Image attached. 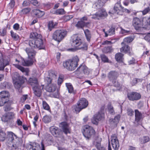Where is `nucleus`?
<instances>
[{
  "instance_id": "nucleus-1",
  "label": "nucleus",
  "mask_w": 150,
  "mask_h": 150,
  "mask_svg": "<svg viewBox=\"0 0 150 150\" xmlns=\"http://www.w3.org/2000/svg\"><path fill=\"white\" fill-rule=\"evenodd\" d=\"M79 59L77 56L74 57L64 62L63 66L64 67L69 71L74 70L78 65Z\"/></svg>"
},
{
  "instance_id": "nucleus-2",
  "label": "nucleus",
  "mask_w": 150,
  "mask_h": 150,
  "mask_svg": "<svg viewBox=\"0 0 150 150\" xmlns=\"http://www.w3.org/2000/svg\"><path fill=\"white\" fill-rule=\"evenodd\" d=\"M29 43L30 46L32 48H38L39 50L44 49L45 48L42 38L30 40Z\"/></svg>"
},
{
  "instance_id": "nucleus-3",
  "label": "nucleus",
  "mask_w": 150,
  "mask_h": 150,
  "mask_svg": "<svg viewBox=\"0 0 150 150\" xmlns=\"http://www.w3.org/2000/svg\"><path fill=\"white\" fill-rule=\"evenodd\" d=\"M13 80H16L14 82V86L18 89H20L21 87L22 84L24 83L25 78L23 76H21L19 74L15 73L13 76Z\"/></svg>"
},
{
  "instance_id": "nucleus-4",
  "label": "nucleus",
  "mask_w": 150,
  "mask_h": 150,
  "mask_svg": "<svg viewBox=\"0 0 150 150\" xmlns=\"http://www.w3.org/2000/svg\"><path fill=\"white\" fill-rule=\"evenodd\" d=\"M83 130V134L86 140L90 139L95 133V131L93 128L88 125L84 126Z\"/></svg>"
},
{
  "instance_id": "nucleus-5",
  "label": "nucleus",
  "mask_w": 150,
  "mask_h": 150,
  "mask_svg": "<svg viewBox=\"0 0 150 150\" xmlns=\"http://www.w3.org/2000/svg\"><path fill=\"white\" fill-rule=\"evenodd\" d=\"M67 31L65 30H57L53 35V38L56 41L60 42L66 36Z\"/></svg>"
},
{
  "instance_id": "nucleus-6",
  "label": "nucleus",
  "mask_w": 150,
  "mask_h": 150,
  "mask_svg": "<svg viewBox=\"0 0 150 150\" xmlns=\"http://www.w3.org/2000/svg\"><path fill=\"white\" fill-rule=\"evenodd\" d=\"M8 92L3 91L0 92V106H2L9 101Z\"/></svg>"
},
{
  "instance_id": "nucleus-7",
  "label": "nucleus",
  "mask_w": 150,
  "mask_h": 150,
  "mask_svg": "<svg viewBox=\"0 0 150 150\" xmlns=\"http://www.w3.org/2000/svg\"><path fill=\"white\" fill-rule=\"evenodd\" d=\"M133 24L135 29L139 32L142 31L144 29L142 21L138 18H135L133 19Z\"/></svg>"
},
{
  "instance_id": "nucleus-8",
  "label": "nucleus",
  "mask_w": 150,
  "mask_h": 150,
  "mask_svg": "<svg viewBox=\"0 0 150 150\" xmlns=\"http://www.w3.org/2000/svg\"><path fill=\"white\" fill-rule=\"evenodd\" d=\"M127 97L130 100H137L140 99L141 97V95L137 92H131L127 94Z\"/></svg>"
},
{
  "instance_id": "nucleus-9",
  "label": "nucleus",
  "mask_w": 150,
  "mask_h": 150,
  "mask_svg": "<svg viewBox=\"0 0 150 150\" xmlns=\"http://www.w3.org/2000/svg\"><path fill=\"white\" fill-rule=\"evenodd\" d=\"M123 7L121 4L120 1H118L114 5L112 12L113 13H117L121 14L122 13Z\"/></svg>"
},
{
  "instance_id": "nucleus-10",
  "label": "nucleus",
  "mask_w": 150,
  "mask_h": 150,
  "mask_svg": "<svg viewBox=\"0 0 150 150\" xmlns=\"http://www.w3.org/2000/svg\"><path fill=\"white\" fill-rule=\"evenodd\" d=\"M43 88V86H40L38 84L35 85L33 88L35 95L38 97H40Z\"/></svg>"
},
{
  "instance_id": "nucleus-11",
  "label": "nucleus",
  "mask_w": 150,
  "mask_h": 150,
  "mask_svg": "<svg viewBox=\"0 0 150 150\" xmlns=\"http://www.w3.org/2000/svg\"><path fill=\"white\" fill-rule=\"evenodd\" d=\"M111 144L112 147L114 150L118 149L119 147V141L115 134L111 136Z\"/></svg>"
},
{
  "instance_id": "nucleus-12",
  "label": "nucleus",
  "mask_w": 150,
  "mask_h": 150,
  "mask_svg": "<svg viewBox=\"0 0 150 150\" xmlns=\"http://www.w3.org/2000/svg\"><path fill=\"white\" fill-rule=\"evenodd\" d=\"M60 127L62 129L63 132L66 134L70 133L71 129L67 123L65 122H63L60 123Z\"/></svg>"
},
{
  "instance_id": "nucleus-13",
  "label": "nucleus",
  "mask_w": 150,
  "mask_h": 150,
  "mask_svg": "<svg viewBox=\"0 0 150 150\" xmlns=\"http://www.w3.org/2000/svg\"><path fill=\"white\" fill-rule=\"evenodd\" d=\"M100 12L102 13V14L99 15L98 12L92 15V18L95 19H99L100 18H103L107 16V14L105 9L100 10Z\"/></svg>"
},
{
  "instance_id": "nucleus-14",
  "label": "nucleus",
  "mask_w": 150,
  "mask_h": 150,
  "mask_svg": "<svg viewBox=\"0 0 150 150\" xmlns=\"http://www.w3.org/2000/svg\"><path fill=\"white\" fill-rule=\"evenodd\" d=\"M72 40V42L71 43L72 45L75 47L76 48L78 47L81 45V40L80 38L78 36H74Z\"/></svg>"
},
{
  "instance_id": "nucleus-15",
  "label": "nucleus",
  "mask_w": 150,
  "mask_h": 150,
  "mask_svg": "<svg viewBox=\"0 0 150 150\" xmlns=\"http://www.w3.org/2000/svg\"><path fill=\"white\" fill-rule=\"evenodd\" d=\"M50 130L51 134L55 137H58L60 134V132L58 128L56 127H51L50 128Z\"/></svg>"
},
{
  "instance_id": "nucleus-16",
  "label": "nucleus",
  "mask_w": 150,
  "mask_h": 150,
  "mask_svg": "<svg viewBox=\"0 0 150 150\" xmlns=\"http://www.w3.org/2000/svg\"><path fill=\"white\" fill-rule=\"evenodd\" d=\"M76 70L80 72L81 73H83L86 75L88 74L89 73L87 67L84 64H82L80 65L77 68Z\"/></svg>"
},
{
  "instance_id": "nucleus-17",
  "label": "nucleus",
  "mask_w": 150,
  "mask_h": 150,
  "mask_svg": "<svg viewBox=\"0 0 150 150\" xmlns=\"http://www.w3.org/2000/svg\"><path fill=\"white\" fill-rule=\"evenodd\" d=\"M25 51L27 53L29 59H35V57L36 53L35 51L32 49L26 48L25 49Z\"/></svg>"
},
{
  "instance_id": "nucleus-18",
  "label": "nucleus",
  "mask_w": 150,
  "mask_h": 150,
  "mask_svg": "<svg viewBox=\"0 0 150 150\" xmlns=\"http://www.w3.org/2000/svg\"><path fill=\"white\" fill-rule=\"evenodd\" d=\"M120 115H118L116 116L113 119H110L109 120L110 124L114 127H116L117 124L119 122Z\"/></svg>"
},
{
  "instance_id": "nucleus-19",
  "label": "nucleus",
  "mask_w": 150,
  "mask_h": 150,
  "mask_svg": "<svg viewBox=\"0 0 150 150\" xmlns=\"http://www.w3.org/2000/svg\"><path fill=\"white\" fill-rule=\"evenodd\" d=\"M88 105V101L85 98L80 99L78 103V105H80L82 109L86 108Z\"/></svg>"
},
{
  "instance_id": "nucleus-20",
  "label": "nucleus",
  "mask_w": 150,
  "mask_h": 150,
  "mask_svg": "<svg viewBox=\"0 0 150 150\" xmlns=\"http://www.w3.org/2000/svg\"><path fill=\"white\" fill-rule=\"evenodd\" d=\"M102 116L101 114L98 112L94 115L92 120V122L95 124H97L98 122L101 120Z\"/></svg>"
},
{
  "instance_id": "nucleus-21",
  "label": "nucleus",
  "mask_w": 150,
  "mask_h": 150,
  "mask_svg": "<svg viewBox=\"0 0 150 150\" xmlns=\"http://www.w3.org/2000/svg\"><path fill=\"white\" fill-rule=\"evenodd\" d=\"M28 150H40L38 144L36 143H33L32 144L29 145Z\"/></svg>"
},
{
  "instance_id": "nucleus-22",
  "label": "nucleus",
  "mask_w": 150,
  "mask_h": 150,
  "mask_svg": "<svg viewBox=\"0 0 150 150\" xmlns=\"http://www.w3.org/2000/svg\"><path fill=\"white\" fill-rule=\"evenodd\" d=\"M118 73L115 71H111L108 74V77L110 80H115L118 77Z\"/></svg>"
},
{
  "instance_id": "nucleus-23",
  "label": "nucleus",
  "mask_w": 150,
  "mask_h": 150,
  "mask_svg": "<svg viewBox=\"0 0 150 150\" xmlns=\"http://www.w3.org/2000/svg\"><path fill=\"white\" fill-rule=\"evenodd\" d=\"M122 47L120 49V51L121 52L125 53H130V47L126 44L124 43L123 44L121 45Z\"/></svg>"
},
{
  "instance_id": "nucleus-24",
  "label": "nucleus",
  "mask_w": 150,
  "mask_h": 150,
  "mask_svg": "<svg viewBox=\"0 0 150 150\" xmlns=\"http://www.w3.org/2000/svg\"><path fill=\"white\" fill-rule=\"evenodd\" d=\"M56 86L55 84H50L46 86V89L49 92L54 91L56 89Z\"/></svg>"
},
{
  "instance_id": "nucleus-25",
  "label": "nucleus",
  "mask_w": 150,
  "mask_h": 150,
  "mask_svg": "<svg viewBox=\"0 0 150 150\" xmlns=\"http://www.w3.org/2000/svg\"><path fill=\"white\" fill-rule=\"evenodd\" d=\"M66 85L69 93L74 94H75L76 93V90H74L73 87L71 83H66Z\"/></svg>"
},
{
  "instance_id": "nucleus-26",
  "label": "nucleus",
  "mask_w": 150,
  "mask_h": 150,
  "mask_svg": "<svg viewBox=\"0 0 150 150\" xmlns=\"http://www.w3.org/2000/svg\"><path fill=\"white\" fill-rule=\"evenodd\" d=\"M135 120L137 122H139L142 119V114L138 110H135Z\"/></svg>"
},
{
  "instance_id": "nucleus-27",
  "label": "nucleus",
  "mask_w": 150,
  "mask_h": 150,
  "mask_svg": "<svg viewBox=\"0 0 150 150\" xmlns=\"http://www.w3.org/2000/svg\"><path fill=\"white\" fill-rule=\"evenodd\" d=\"M34 59H28L24 60L23 59L22 63L23 65L25 66H28L32 65L33 63Z\"/></svg>"
},
{
  "instance_id": "nucleus-28",
  "label": "nucleus",
  "mask_w": 150,
  "mask_h": 150,
  "mask_svg": "<svg viewBox=\"0 0 150 150\" xmlns=\"http://www.w3.org/2000/svg\"><path fill=\"white\" fill-rule=\"evenodd\" d=\"M14 66L23 72H25V75H28V70L27 69H25L23 67L17 64H13Z\"/></svg>"
},
{
  "instance_id": "nucleus-29",
  "label": "nucleus",
  "mask_w": 150,
  "mask_h": 150,
  "mask_svg": "<svg viewBox=\"0 0 150 150\" xmlns=\"http://www.w3.org/2000/svg\"><path fill=\"white\" fill-rule=\"evenodd\" d=\"M8 136L9 137V139H11V140L12 142H13L14 140L15 139V141H17L18 140V138L16 137V135L14 134L12 132H8Z\"/></svg>"
},
{
  "instance_id": "nucleus-30",
  "label": "nucleus",
  "mask_w": 150,
  "mask_h": 150,
  "mask_svg": "<svg viewBox=\"0 0 150 150\" xmlns=\"http://www.w3.org/2000/svg\"><path fill=\"white\" fill-rule=\"evenodd\" d=\"M33 11L34 13L38 17H41L45 14L44 12L40 11L38 9H34Z\"/></svg>"
},
{
  "instance_id": "nucleus-31",
  "label": "nucleus",
  "mask_w": 150,
  "mask_h": 150,
  "mask_svg": "<svg viewBox=\"0 0 150 150\" xmlns=\"http://www.w3.org/2000/svg\"><path fill=\"white\" fill-rule=\"evenodd\" d=\"M28 82L29 83L31 86L38 84V82L37 79L35 77L30 78L29 79Z\"/></svg>"
},
{
  "instance_id": "nucleus-32",
  "label": "nucleus",
  "mask_w": 150,
  "mask_h": 150,
  "mask_svg": "<svg viewBox=\"0 0 150 150\" xmlns=\"http://www.w3.org/2000/svg\"><path fill=\"white\" fill-rule=\"evenodd\" d=\"M30 38H33L34 39H37L39 38H42V36L40 34L37 33L36 32H33L30 33Z\"/></svg>"
},
{
  "instance_id": "nucleus-33",
  "label": "nucleus",
  "mask_w": 150,
  "mask_h": 150,
  "mask_svg": "<svg viewBox=\"0 0 150 150\" xmlns=\"http://www.w3.org/2000/svg\"><path fill=\"white\" fill-rule=\"evenodd\" d=\"M139 140L140 143L141 144H143L148 142L150 139L148 136H145L140 138Z\"/></svg>"
},
{
  "instance_id": "nucleus-34",
  "label": "nucleus",
  "mask_w": 150,
  "mask_h": 150,
  "mask_svg": "<svg viewBox=\"0 0 150 150\" xmlns=\"http://www.w3.org/2000/svg\"><path fill=\"white\" fill-rule=\"evenodd\" d=\"M8 64V62H7L6 64H5V62L4 61L2 55L0 54V68L1 69H3L6 65Z\"/></svg>"
},
{
  "instance_id": "nucleus-35",
  "label": "nucleus",
  "mask_w": 150,
  "mask_h": 150,
  "mask_svg": "<svg viewBox=\"0 0 150 150\" xmlns=\"http://www.w3.org/2000/svg\"><path fill=\"white\" fill-rule=\"evenodd\" d=\"M123 54L121 53H118L115 55V59L117 61L122 62V61Z\"/></svg>"
},
{
  "instance_id": "nucleus-36",
  "label": "nucleus",
  "mask_w": 150,
  "mask_h": 150,
  "mask_svg": "<svg viewBox=\"0 0 150 150\" xmlns=\"http://www.w3.org/2000/svg\"><path fill=\"white\" fill-rule=\"evenodd\" d=\"M72 110L74 112H76V113L79 112L80 111L82 110L80 105H78V103L77 105H74L72 106Z\"/></svg>"
},
{
  "instance_id": "nucleus-37",
  "label": "nucleus",
  "mask_w": 150,
  "mask_h": 150,
  "mask_svg": "<svg viewBox=\"0 0 150 150\" xmlns=\"http://www.w3.org/2000/svg\"><path fill=\"white\" fill-rule=\"evenodd\" d=\"M21 143L20 141H18L16 144L12 145L11 147L12 150H18V148L21 146Z\"/></svg>"
},
{
  "instance_id": "nucleus-38",
  "label": "nucleus",
  "mask_w": 150,
  "mask_h": 150,
  "mask_svg": "<svg viewBox=\"0 0 150 150\" xmlns=\"http://www.w3.org/2000/svg\"><path fill=\"white\" fill-rule=\"evenodd\" d=\"M134 40V38L132 37H127L125 38L124 39L123 41L121 43V44L123 45L124 43L125 44H127L129 43Z\"/></svg>"
},
{
  "instance_id": "nucleus-39",
  "label": "nucleus",
  "mask_w": 150,
  "mask_h": 150,
  "mask_svg": "<svg viewBox=\"0 0 150 150\" xmlns=\"http://www.w3.org/2000/svg\"><path fill=\"white\" fill-rule=\"evenodd\" d=\"M84 31L87 40L89 41L91 38V34L90 32L88 29L84 30Z\"/></svg>"
},
{
  "instance_id": "nucleus-40",
  "label": "nucleus",
  "mask_w": 150,
  "mask_h": 150,
  "mask_svg": "<svg viewBox=\"0 0 150 150\" xmlns=\"http://www.w3.org/2000/svg\"><path fill=\"white\" fill-rule=\"evenodd\" d=\"M6 137V135L5 132L2 130H0V140L4 141Z\"/></svg>"
},
{
  "instance_id": "nucleus-41",
  "label": "nucleus",
  "mask_w": 150,
  "mask_h": 150,
  "mask_svg": "<svg viewBox=\"0 0 150 150\" xmlns=\"http://www.w3.org/2000/svg\"><path fill=\"white\" fill-rule=\"evenodd\" d=\"M51 117L49 115L45 116L42 119L43 121L45 123H48L51 121Z\"/></svg>"
},
{
  "instance_id": "nucleus-42",
  "label": "nucleus",
  "mask_w": 150,
  "mask_h": 150,
  "mask_svg": "<svg viewBox=\"0 0 150 150\" xmlns=\"http://www.w3.org/2000/svg\"><path fill=\"white\" fill-rule=\"evenodd\" d=\"M108 111L110 114L112 115H114L115 114L113 107L111 105L110 103H109L108 104Z\"/></svg>"
},
{
  "instance_id": "nucleus-43",
  "label": "nucleus",
  "mask_w": 150,
  "mask_h": 150,
  "mask_svg": "<svg viewBox=\"0 0 150 150\" xmlns=\"http://www.w3.org/2000/svg\"><path fill=\"white\" fill-rule=\"evenodd\" d=\"M108 35H113L115 33V29L114 27H112L108 30Z\"/></svg>"
},
{
  "instance_id": "nucleus-44",
  "label": "nucleus",
  "mask_w": 150,
  "mask_h": 150,
  "mask_svg": "<svg viewBox=\"0 0 150 150\" xmlns=\"http://www.w3.org/2000/svg\"><path fill=\"white\" fill-rule=\"evenodd\" d=\"M76 26L78 28H82L85 26V22L84 21L81 20L78 22Z\"/></svg>"
},
{
  "instance_id": "nucleus-45",
  "label": "nucleus",
  "mask_w": 150,
  "mask_h": 150,
  "mask_svg": "<svg viewBox=\"0 0 150 150\" xmlns=\"http://www.w3.org/2000/svg\"><path fill=\"white\" fill-rule=\"evenodd\" d=\"M77 49H82L83 50H87V45L86 43H82L80 46L76 48Z\"/></svg>"
},
{
  "instance_id": "nucleus-46",
  "label": "nucleus",
  "mask_w": 150,
  "mask_h": 150,
  "mask_svg": "<svg viewBox=\"0 0 150 150\" xmlns=\"http://www.w3.org/2000/svg\"><path fill=\"white\" fill-rule=\"evenodd\" d=\"M31 9L29 7L25 8L22 10L21 13L23 14L28 13L31 11Z\"/></svg>"
},
{
  "instance_id": "nucleus-47",
  "label": "nucleus",
  "mask_w": 150,
  "mask_h": 150,
  "mask_svg": "<svg viewBox=\"0 0 150 150\" xmlns=\"http://www.w3.org/2000/svg\"><path fill=\"white\" fill-rule=\"evenodd\" d=\"M48 76L50 78L52 79V80L56 78L57 75L56 73L53 71L50 72Z\"/></svg>"
},
{
  "instance_id": "nucleus-48",
  "label": "nucleus",
  "mask_w": 150,
  "mask_h": 150,
  "mask_svg": "<svg viewBox=\"0 0 150 150\" xmlns=\"http://www.w3.org/2000/svg\"><path fill=\"white\" fill-rule=\"evenodd\" d=\"M55 13L57 14L63 15L65 13V11L64 9H59L56 11Z\"/></svg>"
},
{
  "instance_id": "nucleus-49",
  "label": "nucleus",
  "mask_w": 150,
  "mask_h": 150,
  "mask_svg": "<svg viewBox=\"0 0 150 150\" xmlns=\"http://www.w3.org/2000/svg\"><path fill=\"white\" fill-rule=\"evenodd\" d=\"M112 50L111 47H105L103 50V52L105 53L111 52Z\"/></svg>"
},
{
  "instance_id": "nucleus-50",
  "label": "nucleus",
  "mask_w": 150,
  "mask_h": 150,
  "mask_svg": "<svg viewBox=\"0 0 150 150\" xmlns=\"http://www.w3.org/2000/svg\"><path fill=\"white\" fill-rule=\"evenodd\" d=\"M11 35L12 37L16 40H18V36L16 33H14L12 31H11Z\"/></svg>"
},
{
  "instance_id": "nucleus-51",
  "label": "nucleus",
  "mask_w": 150,
  "mask_h": 150,
  "mask_svg": "<svg viewBox=\"0 0 150 150\" xmlns=\"http://www.w3.org/2000/svg\"><path fill=\"white\" fill-rule=\"evenodd\" d=\"M55 26L54 24V23L52 21H50L48 24V27L49 29L51 31L52 28H53Z\"/></svg>"
},
{
  "instance_id": "nucleus-52",
  "label": "nucleus",
  "mask_w": 150,
  "mask_h": 150,
  "mask_svg": "<svg viewBox=\"0 0 150 150\" xmlns=\"http://www.w3.org/2000/svg\"><path fill=\"white\" fill-rule=\"evenodd\" d=\"M100 57L102 60L104 62H108V59L105 55L102 54L100 55Z\"/></svg>"
},
{
  "instance_id": "nucleus-53",
  "label": "nucleus",
  "mask_w": 150,
  "mask_h": 150,
  "mask_svg": "<svg viewBox=\"0 0 150 150\" xmlns=\"http://www.w3.org/2000/svg\"><path fill=\"white\" fill-rule=\"evenodd\" d=\"M42 105L44 109L47 110H50V107L45 101H43Z\"/></svg>"
},
{
  "instance_id": "nucleus-54",
  "label": "nucleus",
  "mask_w": 150,
  "mask_h": 150,
  "mask_svg": "<svg viewBox=\"0 0 150 150\" xmlns=\"http://www.w3.org/2000/svg\"><path fill=\"white\" fill-rule=\"evenodd\" d=\"M142 12L144 15L148 13H150V4H149L148 7L144 9Z\"/></svg>"
},
{
  "instance_id": "nucleus-55",
  "label": "nucleus",
  "mask_w": 150,
  "mask_h": 150,
  "mask_svg": "<svg viewBox=\"0 0 150 150\" xmlns=\"http://www.w3.org/2000/svg\"><path fill=\"white\" fill-rule=\"evenodd\" d=\"M52 80V79L48 76L46 77L45 79V82L47 85L51 83Z\"/></svg>"
},
{
  "instance_id": "nucleus-56",
  "label": "nucleus",
  "mask_w": 150,
  "mask_h": 150,
  "mask_svg": "<svg viewBox=\"0 0 150 150\" xmlns=\"http://www.w3.org/2000/svg\"><path fill=\"white\" fill-rule=\"evenodd\" d=\"M127 113L129 116H132L133 115L134 111L131 109L128 108L127 110Z\"/></svg>"
},
{
  "instance_id": "nucleus-57",
  "label": "nucleus",
  "mask_w": 150,
  "mask_h": 150,
  "mask_svg": "<svg viewBox=\"0 0 150 150\" xmlns=\"http://www.w3.org/2000/svg\"><path fill=\"white\" fill-rule=\"evenodd\" d=\"M120 28L121 30L120 32L122 34H125L126 33H128L130 32V31L129 30H128L124 29L122 27H121Z\"/></svg>"
},
{
  "instance_id": "nucleus-58",
  "label": "nucleus",
  "mask_w": 150,
  "mask_h": 150,
  "mask_svg": "<svg viewBox=\"0 0 150 150\" xmlns=\"http://www.w3.org/2000/svg\"><path fill=\"white\" fill-rule=\"evenodd\" d=\"M6 30L5 28H4L0 30L1 35L2 36H4L6 33Z\"/></svg>"
},
{
  "instance_id": "nucleus-59",
  "label": "nucleus",
  "mask_w": 150,
  "mask_h": 150,
  "mask_svg": "<svg viewBox=\"0 0 150 150\" xmlns=\"http://www.w3.org/2000/svg\"><path fill=\"white\" fill-rule=\"evenodd\" d=\"M30 2L34 6H38L39 5L38 2L36 0H31Z\"/></svg>"
},
{
  "instance_id": "nucleus-60",
  "label": "nucleus",
  "mask_w": 150,
  "mask_h": 150,
  "mask_svg": "<svg viewBox=\"0 0 150 150\" xmlns=\"http://www.w3.org/2000/svg\"><path fill=\"white\" fill-rule=\"evenodd\" d=\"M137 83V79L134 78L131 81L130 83L132 86L135 85Z\"/></svg>"
},
{
  "instance_id": "nucleus-61",
  "label": "nucleus",
  "mask_w": 150,
  "mask_h": 150,
  "mask_svg": "<svg viewBox=\"0 0 150 150\" xmlns=\"http://www.w3.org/2000/svg\"><path fill=\"white\" fill-rule=\"evenodd\" d=\"M144 39L150 43V33H148L144 37Z\"/></svg>"
},
{
  "instance_id": "nucleus-62",
  "label": "nucleus",
  "mask_w": 150,
  "mask_h": 150,
  "mask_svg": "<svg viewBox=\"0 0 150 150\" xmlns=\"http://www.w3.org/2000/svg\"><path fill=\"white\" fill-rule=\"evenodd\" d=\"M28 97V95H24L21 97V100L22 102H24L26 99Z\"/></svg>"
},
{
  "instance_id": "nucleus-63",
  "label": "nucleus",
  "mask_w": 150,
  "mask_h": 150,
  "mask_svg": "<svg viewBox=\"0 0 150 150\" xmlns=\"http://www.w3.org/2000/svg\"><path fill=\"white\" fill-rule=\"evenodd\" d=\"M113 42H112L111 41H109L108 40H105L102 43V45H110L113 43Z\"/></svg>"
},
{
  "instance_id": "nucleus-64",
  "label": "nucleus",
  "mask_w": 150,
  "mask_h": 150,
  "mask_svg": "<svg viewBox=\"0 0 150 150\" xmlns=\"http://www.w3.org/2000/svg\"><path fill=\"white\" fill-rule=\"evenodd\" d=\"M30 4V2L28 1L25 0L23 1L22 5L23 6H28Z\"/></svg>"
}]
</instances>
